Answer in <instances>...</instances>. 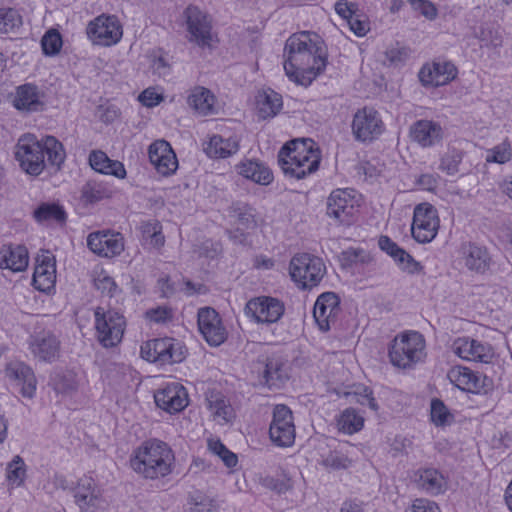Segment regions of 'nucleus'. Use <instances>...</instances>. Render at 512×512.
I'll list each match as a JSON object with an SVG mask.
<instances>
[{"label": "nucleus", "instance_id": "nucleus-19", "mask_svg": "<svg viewBox=\"0 0 512 512\" xmlns=\"http://www.w3.org/2000/svg\"><path fill=\"white\" fill-rule=\"evenodd\" d=\"M458 74L457 67L447 60H435L424 64L418 77L424 86H443L456 78Z\"/></svg>", "mask_w": 512, "mask_h": 512}, {"label": "nucleus", "instance_id": "nucleus-42", "mask_svg": "<svg viewBox=\"0 0 512 512\" xmlns=\"http://www.w3.org/2000/svg\"><path fill=\"white\" fill-rule=\"evenodd\" d=\"M463 160V152L457 148L449 147L441 156L439 169L447 175L453 176L459 172Z\"/></svg>", "mask_w": 512, "mask_h": 512}, {"label": "nucleus", "instance_id": "nucleus-38", "mask_svg": "<svg viewBox=\"0 0 512 512\" xmlns=\"http://www.w3.org/2000/svg\"><path fill=\"white\" fill-rule=\"evenodd\" d=\"M51 384L57 393L71 394L78 388L77 375L68 369L55 371L51 375Z\"/></svg>", "mask_w": 512, "mask_h": 512}, {"label": "nucleus", "instance_id": "nucleus-44", "mask_svg": "<svg viewBox=\"0 0 512 512\" xmlns=\"http://www.w3.org/2000/svg\"><path fill=\"white\" fill-rule=\"evenodd\" d=\"M82 199L87 203H96L109 197V190L99 182L88 181L81 191Z\"/></svg>", "mask_w": 512, "mask_h": 512}, {"label": "nucleus", "instance_id": "nucleus-55", "mask_svg": "<svg viewBox=\"0 0 512 512\" xmlns=\"http://www.w3.org/2000/svg\"><path fill=\"white\" fill-rule=\"evenodd\" d=\"M94 285L97 290L101 291L102 293H106L110 297H113L118 292H120V288L114 279L106 274H100L94 280Z\"/></svg>", "mask_w": 512, "mask_h": 512}, {"label": "nucleus", "instance_id": "nucleus-52", "mask_svg": "<svg viewBox=\"0 0 512 512\" xmlns=\"http://www.w3.org/2000/svg\"><path fill=\"white\" fill-rule=\"evenodd\" d=\"M262 365V378L264 384L271 387L276 384V381L280 379L279 374V363L273 360H264L260 363Z\"/></svg>", "mask_w": 512, "mask_h": 512}, {"label": "nucleus", "instance_id": "nucleus-28", "mask_svg": "<svg viewBox=\"0 0 512 512\" xmlns=\"http://www.w3.org/2000/svg\"><path fill=\"white\" fill-rule=\"evenodd\" d=\"M461 255L465 266L470 271L485 273L491 263V257L485 247L475 243H464L461 246Z\"/></svg>", "mask_w": 512, "mask_h": 512}, {"label": "nucleus", "instance_id": "nucleus-59", "mask_svg": "<svg viewBox=\"0 0 512 512\" xmlns=\"http://www.w3.org/2000/svg\"><path fill=\"white\" fill-rule=\"evenodd\" d=\"M415 10L428 19H434L437 16L435 5L429 0H408Z\"/></svg>", "mask_w": 512, "mask_h": 512}, {"label": "nucleus", "instance_id": "nucleus-17", "mask_svg": "<svg viewBox=\"0 0 512 512\" xmlns=\"http://www.w3.org/2000/svg\"><path fill=\"white\" fill-rule=\"evenodd\" d=\"M185 16L189 40L200 47H210L212 26L208 15L196 6H189L185 10Z\"/></svg>", "mask_w": 512, "mask_h": 512}, {"label": "nucleus", "instance_id": "nucleus-1", "mask_svg": "<svg viewBox=\"0 0 512 512\" xmlns=\"http://www.w3.org/2000/svg\"><path fill=\"white\" fill-rule=\"evenodd\" d=\"M283 56L286 75L301 86L310 85L327 64L323 41L308 31L292 34L285 42Z\"/></svg>", "mask_w": 512, "mask_h": 512}, {"label": "nucleus", "instance_id": "nucleus-27", "mask_svg": "<svg viewBox=\"0 0 512 512\" xmlns=\"http://www.w3.org/2000/svg\"><path fill=\"white\" fill-rule=\"evenodd\" d=\"M61 342L51 331H41L34 337V356L39 361L53 363L60 358Z\"/></svg>", "mask_w": 512, "mask_h": 512}, {"label": "nucleus", "instance_id": "nucleus-29", "mask_svg": "<svg viewBox=\"0 0 512 512\" xmlns=\"http://www.w3.org/2000/svg\"><path fill=\"white\" fill-rule=\"evenodd\" d=\"M74 498L82 512H87L90 508L99 505L100 493L91 477H83L79 480Z\"/></svg>", "mask_w": 512, "mask_h": 512}, {"label": "nucleus", "instance_id": "nucleus-3", "mask_svg": "<svg viewBox=\"0 0 512 512\" xmlns=\"http://www.w3.org/2000/svg\"><path fill=\"white\" fill-rule=\"evenodd\" d=\"M321 153L311 139H293L278 152V164L286 177L304 179L319 168Z\"/></svg>", "mask_w": 512, "mask_h": 512}, {"label": "nucleus", "instance_id": "nucleus-35", "mask_svg": "<svg viewBox=\"0 0 512 512\" xmlns=\"http://www.w3.org/2000/svg\"><path fill=\"white\" fill-rule=\"evenodd\" d=\"M34 219L38 223H55L64 226L67 221V213L58 203H42L34 210Z\"/></svg>", "mask_w": 512, "mask_h": 512}, {"label": "nucleus", "instance_id": "nucleus-40", "mask_svg": "<svg viewBox=\"0 0 512 512\" xmlns=\"http://www.w3.org/2000/svg\"><path fill=\"white\" fill-rule=\"evenodd\" d=\"M282 107V98H255L254 113L258 120H267L275 117Z\"/></svg>", "mask_w": 512, "mask_h": 512}, {"label": "nucleus", "instance_id": "nucleus-21", "mask_svg": "<svg viewBox=\"0 0 512 512\" xmlns=\"http://www.w3.org/2000/svg\"><path fill=\"white\" fill-rule=\"evenodd\" d=\"M447 377L457 388L471 393H487L488 385L486 382H491L488 377L475 373L470 368L464 366L452 367L448 371Z\"/></svg>", "mask_w": 512, "mask_h": 512}, {"label": "nucleus", "instance_id": "nucleus-25", "mask_svg": "<svg viewBox=\"0 0 512 512\" xmlns=\"http://www.w3.org/2000/svg\"><path fill=\"white\" fill-rule=\"evenodd\" d=\"M456 355L464 360L489 363L494 357L491 345L471 338H458L453 344Z\"/></svg>", "mask_w": 512, "mask_h": 512}, {"label": "nucleus", "instance_id": "nucleus-9", "mask_svg": "<svg viewBox=\"0 0 512 512\" xmlns=\"http://www.w3.org/2000/svg\"><path fill=\"white\" fill-rule=\"evenodd\" d=\"M285 313L283 301L271 296L251 298L244 307V314L250 322L269 326L277 323Z\"/></svg>", "mask_w": 512, "mask_h": 512}, {"label": "nucleus", "instance_id": "nucleus-15", "mask_svg": "<svg viewBox=\"0 0 512 512\" xmlns=\"http://www.w3.org/2000/svg\"><path fill=\"white\" fill-rule=\"evenodd\" d=\"M197 323L200 333L210 346H220L227 339V330L222 324L219 313L214 308H200L197 314Z\"/></svg>", "mask_w": 512, "mask_h": 512}, {"label": "nucleus", "instance_id": "nucleus-57", "mask_svg": "<svg viewBox=\"0 0 512 512\" xmlns=\"http://www.w3.org/2000/svg\"><path fill=\"white\" fill-rule=\"evenodd\" d=\"M111 159L102 151H92L89 155V163L95 171L107 174Z\"/></svg>", "mask_w": 512, "mask_h": 512}, {"label": "nucleus", "instance_id": "nucleus-41", "mask_svg": "<svg viewBox=\"0 0 512 512\" xmlns=\"http://www.w3.org/2000/svg\"><path fill=\"white\" fill-rule=\"evenodd\" d=\"M229 214L247 229L253 228L256 225L253 209L247 203L241 201L233 202L229 207Z\"/></svg>", "mask_w": 512, "mask_h": 512}, {"label": "nucleus", "instance_id": "nucleus-5", "mask_svg": "<svg viewBox=\"0 0 512 512\" xmlns=\"http://www.w3.org/2000/svg\"><path fill=\"white\" fill-rule=\"evenodd\" d=\"M65 158L63 144L56 137L46 135L41 139L34 138V177L44 170L49 176L58 173Z\"/></svg>", "mask_w": 512, "mask_h": 512}, {"label": "nucleus", "instance_id": "nucleus-32", "mask_svg": "<svg viewBox=\"0 0 512 512\" xmlns=\"http://www.w3.org/2000/svg\"><path fill=\"white\" fill-rule=\"evenodd\" d=\"M418 486L430 495H439L446 490V480L444 476L435 468L419 469L417 471Z\"/></svg>", "mask_w": 512, "mask_h": 512}, {"label": "nucleus", "instance_id": "nucleus-7", "mask_svg": "<svg viewBox=\"0 0 512 512\" xmlns=\"http://www.w3.org/2000/svg\"><path fill=\"white\" fill-rule=\"evenodd\" d=\"M96 338L104 348L117 346L123 338L126 320L123 314L114 309L97 307L94 310Z\"/></svg>", "mask_w": 512, "mask_h": 512}, {"label": "nucleus", "instance_id": "nucleus-8", "mask_svg": "<svg viewBox=\"0 0 512 512\" xmlns=\"http://www.w3.org/2000/svg\"><path fill=\"white\" fill-rule=\"evenodd\" d=\"M186 348L175 338L165 337L149 340L141 345V357L159 365L180 363L186 357Z\"/></svg>", "mask_w": 512, "mask_h": 512}, {"label": "nucleus", "instance_id": "nucleus-20", "mask_svg": "<svg viewBox=\"0 0 512 512\" xmlns=\"http://www.w3.org/2000/svg\"><path fill=\"white\" fill-rule=\"evenodd\" d=\"M340 311V299L334 292H324L318 296L313 309V317L319 329L327 332L336 321Z\"/></svg>", "mask_w": 512, "mask_h": 512}, {"label": "nucleus", "instance_id": "nucleus-37", "mask_svg": "<svg viewBox=\"0 0 512 512\" xmlns=\"http://www.w3.org/2000/svg\"><path fill=\"white\" fill-rule=\"evenodd\" d=\"M29 255L26 248L17 246L9 249L0 257V265L14 272L22 271L28 266Z\"/></svg>", "mask_w": 512, "mask_h": 512}, {"label": "nucleus", "instance_id": "nucleus-62", "mask_svg": "<svg viewBox=\"0 0 512 512\" xmlns=\"http://www.w3.org/2000/svg\"><path fill=\"white\" fill-rule=\"evenodd\" d=\"M408 512H440V509L435 502L421 498L413 501Z\"/></svg>", "mask_w": 512, "mask_h": 512}, {"label": "nucleus", "instance_id": "nucleus-26", "mask_svg": "<svg viewBox=\"0 0 512 512\" xmlns=\"http://www.w3.org/2000/svg\"><path fill=\"white\" fill-rule=\"evenodd\" d=\"M411 139L423 148L432 147L443 139V129L437 122L418 120L410 128Z\"/></svg>", "mask_w": 512, "mask_h": 512}, {"label": "nucleus", "instance_id": "nucleus-47", "mask_svg": "<svg viewBox=\"0 0 512 512\" xmlns=\"http://www.w3.org/2000/svg\"><path fill=\"white\" fill-rule=\"evenodd\" d=\"M25 469L21 457L15 456L6 469V477L10 485L20 486L24 480Z\"/></svg>", "mask_w": 512, "mask_h": 512}, {"label": "nucleus", "instance_id": "nucleus-18", "mask_svg": "<svg viewBox=\"0 0 512 512\" xmlns=\"http://www.w3.org/2000/svg\"><path fill=\"white\" fill-rule=\"evenodd\" d=\"M87 246L98 256L112 258L124 251V238L119 232L96 231L88 235Z\"/></svg>", "mask_w": 512, "mask_h": 512}, {"label": "nucleus", "instance_id": "nucleus-50", "mask_svg": "<svg viewBox=\"0 0 512 512\" xmlns=\"http://www.w3.org/2000/svg\"><path fill=\"white\" fill-rule=\"evenodd\" d=\"M430 415L436 426H445L449 422V417H451L448 408L440 399H432Z\"/></svg>", "mask_w": 512, "mask_h": 512}, {"label": "nucleus", "instance_id": "nucleus-45", "mask_svg": "<svg viewBox=\"0 0 512 512\" xmlns=\"http://www.w3.org/2000/svg\"><path fill=\"white\" fill-rule=\"evenodd\" d=\"M63 45L61 34L56 29L48 30L41 39L42 51L46 56L57 55Z\"/></svg>", "mask_w": 512, "mask_h": 512}, {"label": "nucleus", "instance_id": "nucleus-39", "mask_svg": "<svg viewBox=\"0 0 512 512\" xmlns=\"http://www.w3.org/2000/svg\"><path fill=\"white\" fill-rule=\"evenodd\" d=\"M364 418L359 415L355 409H345L337 419V426L339 431L352 435L363 428Z\"/></svg>", "mask_w": 512, "mask_h": 512}, {"label": "nucleus", "instance_id": "nucleus-49", "mask_svg": "<svg viewBox=\"0 0 512 512\" xmlns=\"http://www.w3.org/2000/svg\"><path fill=\"white\" fill-rule=\"evenodd\" d=\"M348 395L353 397L352 401L360 405H367L375 412L379 408L376 399L373 397V391L367 386L360 385L356 387L355 391L348 393Z\"/></svg>", "mask_w": 512, "mask_h": 512}, {"label": "nucleus", "instance_id": "nucleus-13", "mask_svg": "<svg viewBox=\"0 0 512 512\" xmlns=\"http://www.w3.org/2000/svg\"><path fill=\"white\" fill-rule=\"evenodd\" d=\"M354 197L346 189L331 192L326 203V214L339 224L350 225L358 212Z\"/></svg>", "mask_w": 512, "mask_h": 512}, {"label": "nucleus", "instance_id": "nucleus-58", "mask_svg": "<svg viewBox=\"0 0 512 512\" xmlns=\"http://www.w3.org/2000/svg\"><path fill=\"white\" fill-rule=\"evenodd\" d=\"M511 159L510 148L506 145L494 147L486 157L487 162L504 164Z\"/></svg>", "mask_w": 512, "mask_h": 512}, {"label": "nucleus", "instance_id": "nucleus-22", "mask_svg": "<svg viewBox=\"0 0 512 512\" xmlns=\"http://www.w3.org/2000/svg\"><path fill=\"white\" fill-rule=\"evenodd\" d=\"M154 400L157 407L174 414L182 411L188 405V394L181 384L172 383L158 390L154 395Z\"/></svg>", "mask_w": 512, "mask_h": 512}, {"label": "nucleus", "instance_id": "nucleus-56", "mask_svg": "<svg viewBox=\"0 0 512 512\" xmlns=\"http://www.w3.org/2000/svg\"><path fill=\"white\" fill-rule=\"evenodd\" d=\"M146 318L156 324H164L172 320L173 311L167 306H158L147 310Z\"/></svg>", "mask_w": 512, "mask_h": 512}, {"label": "nucleus", "instance_id": "nucleus-63", "mask_svg": "<svg viewBox=\"0 0 512 512\" xmlns=\"http://www.w3.org/2000/svg\"><path fill=\"white\" fill-rule=\"evenodd\" d=\"M347 462L348 459L346 457L336 453H330L326 458L323 459L322 464L327 468L338 470L346 468Z\"/></svg>", "mask_w": 512, "mask_h": 512}, {"label": "nucleus", "instance_id": "nucleus-30", "mask_svg": "<svg viewBox=\"0 0 512 512\" xmlns=\"http://www.w3.org/2000/svg\"><path fill=\"white\" fill-rule=\"evenodd\" d=\"M206 403L208 410L216 422L226 424L234 418V410L221 392L209 390L206 393Z\"/></svg>", "mask_w": 512, "mask_h": 512}, {"label": "nucleus", "instance_id": "nucleus-60", "mask_svg": "<svg viewBox=\"0 0 512 512\" xmlns=\"http://www.w3.org/2000/svg\"><path fill=\"white\" fill-rule=\"evenodd\" d=\"M335 11L347 22L358 11V5L346 0H339L335 3Z\"/></svg>", "mask_w": 512, "mask_h": 512}, {"label": "nucleus", "instance_id": "nucleus-51", "mask_svg": "<svg viewBox=\"0 0 512 512\" xmlns=\"http://www.w3.org/2000/svg\"><path fill=\"white\" fill-rule=\"evenodd\" d=\"M189 106L200 116L216 113V98H187Z\"/></svg>", "mask_w": 512, "mask_h": 512}, {"label": "nucleus", "instance_id": "nucleus-61", "mask_svg": "<svg viewBox=\"0 0 512 512\" xmlns=\"http://www.w3.org/2000/svg\"><path fill=\"white\" fill-rule=\"evenodd\" d=\"M97 115L104 123H112L119 116V109L107 103L100 104L97 108Z\"/></svg>", "mask_w": 512, "mask_h": 512}, {"label": "nucleus", "instance_id": "nucleus-31", "mask_svg": "<svg viewBox=\"0 0 512 512\" xmlns=\"http://www.w3.org/2000/svg\"><path fill=\"white\" fill-rule=\"evenodd\" d=\"M7 376L15 381L14 390L24 398H32L31 369L22 362H12L6 368Z\"/></svg>", "mask_w": 512, "mask_h": 512}, {"label": "nucleus", "instance_id": "nucleus-36", "mask_svg": "<svg viewBox=\"0 0 512 512\" xmlns=\"http://www.w3.org/2000/svg\"><path fill=\"white\" fill-rule=\"evenodd\" d=\"M14 158L24 172L32 174V134L20 136L15 145Z\"/></svg>", "mask_w": 512, "mask_h": 512}, {"label": "nucleus", "instance_id": "nucleus-23", "mask_svg": "<svg viewBox=\"0 0 512 512\" xmlns=\"http://www.w3.org/2000/svg\"><path fill=\"white\" fill-rule=\"evenodd\" d=\"M379 248L388 254L405 273L414 275L423 272V266L412 255L402 249L390 237L382 235L378 240Z\"/></svg>", "mask_w": 512, "mask_h": 512}, {"label": "nucleus", "instance_id": "nucleus-14", "mask_svg": "<svg viewBox=\"0 0 512 512\" xmlns=\"http://www.w3.org/2000/svg\"><path fill=\"white\" fill-rule=\"evenodd\" d=\"M56 259L49 250H40L34 257V289L51 295L55 292Z\"/></svg>", "mask_w": 512, "mask_h": 512}, {"label": "nucleus", "instance_id": "nucleus-54", "mask_svg": "<svg viewBox=\"0 0 512 512\" xmlns=\"http://www.w3.org/2000/svg\"><path fill=\"white\" fill-rule=\"evenodd\" d=\"M347 23L350 30L359 37L365 36L370 29L367 17L360 13L359 10L351 17Z\"/></svg>", "mask_w": 512, "mask_h": 512}, {"label": "nucleus", "instance_id": "nucleus-43", "mask_svg": "<svg viewBox=\"0 0 512 512\" xmlns=\"http://www.w3.org/2000/svg\"><path fill=\"white\" fill-rule=\"evenodd\" d=\"M22 25L19 13L14 9H0V37L16 32Z\"/></svg>", "mask_w": 512, "mask_h": 512}, {"label": "nucleus", "instance_id": "nucleus-6", "mask_svg": "<svg viewBox=\"0 0 512 512\" xmlns=\"http://www.w3.org/2000/svg\"><path fill=\"white\" fill-rule=\"evenodd\" d=\"M289 273L299 289L310 290L319 285L326 273V267L321 258L301 253L292 257Z\"/></svg>", "mask_w": 512, "mask_h": 512}, {"label": "nucleus", "instance_id": "nucleus-2", "mask_svg": "<svg viewBox=\"0 0 512 512\" xmlns=\"http://www.w3.org/2000/svg\"><path fill=\"white\" fill-rule=\"evenodd\" d=\"M175 455L164 441L150 439L134 450L130 458L131 468L148 480H159L173 471Z\"/></svg>", "mask_w": 512, "mask_h": 512}, {"label": "nucleus", "instance_id": "nucleus-48", "mask_svg": "<svg viewBox=\"0 0 512 512\" xmlns=\"http://www.w3.org/2000/svg\"><path fill=\"white\" fill-rule=\"evenodd\" d=\"M143 235L146 239L150 240V245L156 249L161 248L165 243L162 226L158 221L144 224Z\"/></svg>", "mask_w": 512, "mask_h": 512}, {"label": "nucleus", "instance_id": "nucleus-11", "mask_svg": "<svg viewBox=\"0 0 512 512\" xmlns=\"http://www.w3.org/2000/svg\"><path fill=\"white\" fill-rule=\"evenodd\" d=\"M269 436L272 443L278 447H290L294 444L296 436L294 418L287 405L274 406Z\"/></svg>", "mask_w": 512, "mask_h": 512}, {"label": "nucleus", "instance_id": "nucleus-34", "mask_svg": "<svg viewBox=\"0 0 512 512\" xmlns=\"http://www.w3.org/2000/svg\"><path fill=\"white\" fill-rule=\"evenodd\" d=\"M239 174L260 185H269L273 180V173L265 164L248 160L239 165Z\"/></svg>", "mask_w": 512, "mask_h": 512}, {"label": "nucleus", "instance_id": "nucleus-12", "mask_svg": "<svg viewBox=\"0 0 512 512\" xmlns=\"http://www.w3.org/2000/svg\"><path fill=\"white\" fill-rule=\"evenodd\" d=\"M437 210L431 204L421 203L414 209L411 232L418 243H429L437 235L439 229Z\"/></svg>", "mask_w": 512, "mask_h": 512}, {"label": "nucleus", "instance_id": "nucleus-16", "mask_svg": "<svg viewBox=\"0 0 512 512\" xmlns=\"http://www.w3.org/2000/svg\"><path fill=\"white\" fill-rule=\"evenodd\" d=\"M383 131L378 112L371 108L358 110L352 121V132L357 141L366 142L377 138Z\"/></svg>", "mask_w": 512, "mask_h": 512}, {"label": "nucleus", "instance_id": "nucleus-33", "mask_svg": "<svg viewBox=\"0 0 512 512\" xmlns=\"http://www.w3.org/2000/svg\"><path fill=\"white\" fill-rule=\"evenodd\" d=\"M238 150L239 142L236 138H223L221 135H213L204 146V151L210 158H227Z\"/></svg>", "mask_w": 512, "mask_h": 512}, {"label": "nucleus", "instance_id": "nucleus-10", "mask_svg": "<svg viewBox=\"0 0 512 512\" xmlns=\"http://www.w3.org/2000/svg\"><path fill=\"white\" fill-rule=\"evenodd\" d=\"M86 34L94 45L109 47L121 40L123 29L115 15L101 14L88 23Z\"/></svg>", "mask_w": 512, "mask_h": 512}, {"label": "nucleus", "instance_id": "nucleus-46", "mask_svg": "<svg viewBox=\"0 0 512 512\" xmlns=\"http://www.w3.org/2000/svg\"><path fill=\"white\" fill-rule=\"evenodd\" d=\"M209 450L217 455L228 468H233L238 463V457L230 451L220 440H209Z\"/></svg>", "mask_w": 512, "mask_h": 512}, {"label": "nucleus", "instance_id": "nucleus-64", "mask_svg": "<svg viewBox=\"0 0 512 512\" xmlns=\"http://www.w3.org/2000/svg\"><path fill=\"white\" fill-rule=\"evenodd\" d=\"M107 170L106 175H112L119 179H123L126 176V169L123 163L117 160H111Z\"/></svg>", "mask_w": 512, "mask_h": 512}, {"label": "nucleus", "instance_id": "nucleus-4", "mask_svg": "<svg viewBox=\"0 0 512 512\" xmlns=\"http://www.w3.org/2000/svg\"><path fill=\"white\" fill-rule=\"evenodd\" d=\"M425 355V340L416 331L396 336L389 348L392 365L402 369L415 366L424 359Z\"/></svg>", "mask_w": 512, "mask_h": 512}, {"label": "nucleus", "instance_id": "nucleus-53", "mask_svg": "<svg viewBox=\"0 0 512 512\" xmlns=\"http://www.w3.org/2000/svg\"><path fill=\"white\" fill-rule=\"evenodd\" d=\"M190 512H218L215 501L205 495L198 494L191 498Z\"/></svg>", "mask_w": 512, "mask_h": 512}, {"label": "nucleus", "instance_id": "nucleus-24", "mask_svg": "<svg viewBox=\"0 0 512 512\" xmlns=\"http://www.w3.org/2000/svg\"><path fill=\"white\" fill-rule=\"evenodd\" d=\"M148 156L157 172L163 176L173 174L178 167L176 155L170 144L165 140L152 143L148 149Z\"/></svg>", "mask_w": 512, "mask_h": 512}]
</instances>
